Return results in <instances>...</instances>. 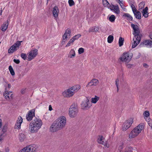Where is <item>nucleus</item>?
Returning a JSON list of instances; mask_svg holds the SVG:
<instances>
[{"instance_id": "f257e3e1", "label": "nucleus", "mask_w": 152, "mask_h": 152, "mask_svg": "<svg viewBox=\"0 0 152 152\" xmlns=\"http://www.w3.org/2000/svg\"><path fill=\"white\" fill-rule=\"evenodd\" d=\"M66 123V119L64 116H61L56 119L50 127V130L52 132H55L65 126Z\"/></svg>"}, {"instance_id": "f03ea898", "label": "nucleus", "mask_w": 152, "mask_h": 152, "mask_svg": "<svg viewBox=\"0 0 152 152\" xmlns=\"http://www.w3.org/2000/svg\"><path fill=\"white\" fill-rule=\"evenodd\" d=\"M42 124V120L36 118L30 123L28 128L30 132L32 133H36L40 129Z\"/></svg>"}, {"instance_id": "7ed1b4c3", "label": "nucleus", "mask_w": 152, "mask_h": 152, "mask_svg": "<svg viewBox=\"0 0 152 152\" xmlns=\"http://www.w3.org/2000/svg\"><path fill=\"white\" fill-rule=\"evenodd\" d=\"M80 86L79 85H76L65 90L62 93L64 97H70L73 96L75 93L77 92L80 88Z\"/></svg>"}, {"instance_id": "20e7f679", "label": "nucleus", "mask_w": 152, "mask_h": 152, "mask_svg": "<svg viewBox=\"0 0 152 152\" xmlns=\"http://www.w3.org/2000/svg\"><path fill=\"white\" fill-rule=\"evenodd\" d=\"M144 124L141 123L134 128L129 134V138H133L137 136L144 130Z\"/></svg>"}, {"instance_id": "39448f33", "label": "nucleus", "mask_w": 152, "mask_h": 152, "mask_svg": "<svg viewBox=\"0 0 152 152\" xmlns=\"http://www.w3.org/2000/svg\"><path fill=\"white\" fill-rule=\"evenodd\" d=\"M132 54L127 52H125L120 56L119 59L120 61L124 62L125 64L129 62L132 57Z\"/></svg>"}, {"instance_id": "423d86ee", "label": "nucleus", "mask_w": 152, "mask_h": 152, "mask_svg": "<svg viewBox=\"0 0 152 152\" xmlns=\"http://www.w3.org/2000/svg\"><path fill=\"white\" fill-rule=\"evenodd\" d=\"M78 112L77 107L75 104L71 105L69 109V115L71 118L76 117Z\"/></svg>"}, {"instance_id": "0eeeda50", "label": "nucleus", "mask_w": 152, "mask_h": 152, "mask_svg": "<svg viewBox=\"0 0 152 152\" xmlns=\"http://www.w3.org/2000/svg\"><path fill=\"white\" fill-rule=\"evenodd\" d=\"M131 26L134 30L133 33V34L134 36V38H138V39H141V37L139 35L140 31L138 26H137L135 25L132 23L131 24Z\"/></svg>"}, {"instance_id": "6e6552de", "label": "nucleus", "mask_w": 152, "mask_h": 152, "mask_svg": "<svg viewBox=\"0 0 152 152\" xmlns=\"http://www.w3.org/2000/svg\"><path fill=\"white\" fill-rule=\"evenodd\" d=\"M22 42V41H17L16 43L13 45L8 50V53H12L17 50L19 47L21 45V43Z\"/></svg>"}, {"instance_id": "1a4fd4ad", "label": "nucleus", "mask_w": 152, "mask_h": 152, "mask_svg": "<svg viewBox=\"0 0 152 152\" xmlns=\"http://www.w3.org/2000/svg\"><path fill=\"white\" fill-rule=\"evenodd\" d=\"M38 54V50L36 49H34L31 50L27 54L28 60L31 61L35 58Z\"/></svg>"}, {"instance_id": "9d476101", "label": "nucleus", "mask_w": 152, "mask_h": 152, "mask_svg": "<svg viewBox=\"0 0 152 152\" xmlns=\"http://www.w3.org/2000/svg\"><path fill=\"white\" fill-rule=\"evenodd\" d=\"M91 105V104L89 102V100L87 98H86L84 99L81 104V108L84 110L88 109Z\"/></svg>"}, {"instance_id": "9b49d317", "label": "nucleus", "mask_w": 152, "mask_h": 152, "mask_svg": "<svg viewBox=\"0 0 152 152\" xmlns=\"http://www.w3.org/2000/svg\"><path fill=\"white\" fill-rule=\"evenodd\" d=\"M133 122V120L132 118H130L126 120L123 124L122 126V130L123 131H126L131 126Z\"/></svg>"}, {"instance_id": "f8f14e48", "label": "nucleus", "mask_w": 152, "mask_h": 152, "mask_svg": "<svg viewBox=\"0 0 152 152\" xmlns=\"http://www.w3.org/2000/svg\"><path fill=\"white\" fill-rule=\"evenodd\" d=\"M71 31L70 29L67 28L65 31L63 36V41L65 42L67 39H69L71 36Z\"/></svg>"}, {"instance_id": "ddd939ff", "label": "nucleus", "mask_w": 152, "mask_h": 152, "mask_svg": "<svg viewBox=\"0 0 152 152\" xmlns=\"http://www.w3.org/2000/svg\"><path fill=\"white\" fill-rule=\"evenodd\" d=\"M4 96L6 99L8 100L12 99L13 94L12 92L7 91V88L6 87V91L4 93Z\"/></svg>"}, {"instance_id": "4468645a", "label": "nucleus", "mask_w": 152, "mask_h": 152, "mask_svg": "<svg viewBox=\"0 0 152 152\" xmlns=\"http://www.w3.org/2000/svg\"><path fill=\"white\" fill-rule=\"evenodd\" d=\"M35 110L34 109L31 110L29 111L26 115V118L28 121H30L31 120L33 117L35 116Z\"/></svg>"}, {"instance_id": "2eb2a0df", "label": "nucleus", "mask_w": 152, "mask_h": 152, "mask_svg": "<svg viewBox=\"0 0 152 152\" xmlns=\"http://www.w3.org/2000/svg\"><path fill=\"white\" fill-rule=\"evenodd\" d=\"M104 138L102 136H99L97 140L98 142L100 144L104 145V146L108 148L109 147L110 145L106 142H104Z\"/></svg>"}, {"instance_id": "dca6fc26", "label": "nucleus", "mask_w": 152, "mask_h": 152, "mask_svg": "<svg viewBox=\"0 0 152 152\" xmlns=\"http://www.w3.org/2000/svg\"><path fill=\"white\" fill-rule=\"evenodd\" d=\"M99 81L96 79H94L91 80L86 86L87 87L92 86H96L99 83Z\"/></svg>"}, {"instance_id": "f3484780", "label": "nucleus", "mask_w": 152, "mask_h": 152, "mask_svg": "<svg viewBox=\"0 0 152 152\" xmlns=\"http://www.w3.org/2000/svg\"><path fill=\"white\" fill-rule=\"evenodd\" d=\"M28 147L30 152H35L38 148V145L34 144L29 145Z\"/></svg>"}, {"instance_id": "a211bd4d", "label": "nucleus", "mask_w": 152, "mask_h": 152, "mask_svg": "<svg viewBox=\"0 0 152 152\" xmlns=\"http://www.w3.org/2000/svg\"><path fill=\"white\" fill-rule=\"evenodd\" d=\"M23 121V119L21 116H19L15 125V129H20V128L21 124Z\"/></svg>"}, {"instance_id": "6ab92c4d", "label": "nucleus", "mask_w": 152, "mask_h": 152, "mask_svg": "<svg viewBox=\"0 0 152 152\" xmlns=\"http://www.w3.org/2000/svg\"><path fill=\"white\" fill-rule=\"evenodd\" d=\"M141 45H142L143 46L151 48L152 47V41L151 40H145L141 44Z\"/></svg>"}, {"instance_id": "aec40b11", "label": "nucleus", "mask_w": 152, "mask_h": 152, "mask_svg": "<svg viewBox=\"0 0 152 152\" xmlns=\"http://www.w3.org/2000/svg\"><path fill=\"white\" fill-rule=\"evenodd\" d=\"M109 9L113 11L114 12L117 14H118L120 13V10L119 7L118 6H115L113 5H111Z\"/></svg>"}, {"instance_id": "412c9836", "label": "nucleus", "mask_w": 152, "mask_h": 152, "mask_svg": "<svg viewBox=\"0 0 152 152\" xmlns=\"http://www.w3.org/2000/svg\"><path fill=\"white\" fill-rule=\"evenodd\" d=\"M53 16L55 18L56 20L58 17V14L59 12V10L58 7H54L53 9L52 10Z\"/></svg>"}, {"instance_id": "4be33fe9", "label": "nucleus", "mask_w": 152, "mask_h": 152, "mask_svg": "<svg viewBox=\"0 0 152 152\" xmlns=\"http://www.w3.org/2000/svg\"><path fill=\"white\" fill-rule=\"evenodd\" d=\"M133 40H134V43L132 44V48H135L139 43L141 40V39L138 40V38H133Z\"/></svg>"}, {"instance_id": "5701e85b", "label": "nucleus", "mask_w": 152, "mask_h": 152, "mask_svg": "<svg viewBox=\"0 0 152 152\" xmlns=\"http://www.w3.org/2000/svg\"><path fill=\"white\" fill-rule=\"evenodd\" d=\"M8 25V21L7 20L4 22L1 25V29L3 31H5L7 29Z\"/></svg>"}, {"instance_id": "b1692460", "label": "nucleus", "mask_w": 152, "mask_h": 152, "mask_svg": "<svg viewBox=\"0 0 152 152\" xmlns=\"http://www.w3.org/2000/svg\"><path fill=\"white\" fill-rule=\"evenodd\" d=\"M75 52L74 50L73 49H72L68 54V57L70 58H73L75 57Z\"/></svg>"}, {"instance_id": "393cba45", "label": "nucleus", "mask_w": 152, "mask_h": 152, "mask_svg": "<svg viewBox=\"0 0 152 152\" xmlns=\"http://www.w3.org/2000/svg\"><path fill=\"white\" fill-rule=\"evenodd\" d=\"M144 118L146 121H148L150 119V113L148 111H145L143 113Z\"/></svg>"}, {"instance_id": "a878e982", "label": "nucleus", "mask_w": 152, "mask_h": 152, "mask_svg": "<svg viewBox=\"0 0 152 152\" xmlns=\"http://www.w3.org/2000/svg\"><path fill=\"white\" fill-rule=\"evenodd\" d=\"M99 30V28L98 26H94L90 27L89 30L88 32H97Z\"/></svg>"}, {"instance_id": "bb28decb", "label": "nucleus", "mask_w": 152, "mask_h": 152, "mask_svg": "<svg viewBox=\"0 0 152 152\" xmlns=\"http://www.w3.org/2000/svg\"><path fill=\"white\" fill-rule=\"evenodd\" d=\"M148 8L146 7L145 8L142 10V15L145 18H147L148 16Z\"/></svg>"}, {"instance_id": "cd10ccee", "label": "nucleus", "mask_w": 152, "mask_h": 152, "mask_svg": "<svg viewBox=\"0 0 152 152\" xmlns=\"http://www.w3.org/2000/svg\"><path fill=\"white\" fill-rule=\"evenodd\" d=\"M25 138V136L24 134L22 133L19 134L18 136V139L20 142H23Z\"/></svg>"}, {"instance_id": "c85d7f7f", "label": "nucleus", "mask_w": 152, "mask_h": 152, "mask_svg": "<svg viewBox=\"0 0 152 152\" xmlns=\"http://www.w3.org/2000/svg\"><path fill=\"white\" fill-rule=\"evenodd\" d=\"M123 16L126 17V18L129 21H132L133 19L132 17L129 14L125 13L123 15Z\"/></svg>"}, {"instance_id": "c756f323", "label": "nucleus", "mask_w": 152, "mask_h": 152, "mask_svg": "<svg viewBox=\"0 0 152 152\" xmlns=\"http://www.w3.org/2000/svg\"><path fill=\"white\" fill-rule=\"evenodd\" d=\"M133 13L136 18L138 19H140L141 18V13L139 11L136 10Z\"/></svg>"}, {"instance_id": "7c9ffc66", "label": "nucleus", "mask_w": 152, "mask_h": 152, "mask_svg": "<svg viewBox=\"0 0 152 152\" xmlns=\"http://www.w3.org/2000/svg\"><path fill=\"white\" fill-rule=\"evenodd\" d=\"M99 97L96 96H95L94 98L91 99V102L92 103L95 104L99 100Z\"/></svg>"}, {"instance_id": "2f4dec72", "label": "nucleus", "mask_w": 152, "mask_h": 152, "mask_svg": "<svg viewBox=\"0 0 152 152\" xmlns=\"http://www.w3.org/2000/svg\"><path fill=\"white\" fill-rule=\"evenodd\" d=\"M117 1L119 3L120 6L123 10L124 11H126V9L125 8L124 4L122 2L123 1V0H117Z\"/></svg>"}, {"instance_id": "473e14b6", "label": "nucleus", "mask_w": 152, "mask_h": 152, "mask_svg": "<svg viewBox=\"0 0 152 152\" xmlns=\"http://www.w3.org/2000/svg\"><path fill=\"white\" fill-rule=\"evenodd\" d=\"M102 1L104 6L109 8L110 6L111 5L109 4L108 1L107 0H102Z\"/></svg>"}, {"instance_id": "72a5a7b5", "label": "nucleus", "mask_w": 152, "mask_h": 152, "mask_svg": "<svg viewBox=\"0 0 152 152\" xmlns=\"http://www.w3.org/2000/svg\"><path fill=\"white\" fill-rule=\"evenodd\" d=\"M114 37L112 35H109L107 38V42L109 43H111L113 41Z\"/></svg>"}, {"instance_id": "f704fd0d", "label": "nucleus", "mask_w": 152, "mask_h": 152, "mask_svg": "<svg viewBox=\"0 0 152 152\" xmlns=\"http://www.w3.org/2000/svg\"><path fill=\"white\" fill-rule=\"evenodd\" d=\"M9 69L11 75L12 76L14 75H15V73L12 67L11 66H9Z\"/></svg>"}, {"instance_id": "c9c22d12", "label": "nucleus", "mask_w": 152, "mask_h": 152, "mask_svg": "<svg viewBox=\"0 0 152 152\" xmlns=\"http://www.w3.org/2000/svg\"><path fill=\"white\" fill-rule=\"evenodd\" d=\"M124 41V38L121 37H120L119 40V46H122L123 44Z\"/></svg>"}, {"instance_id": "e433bc0d", "label": "nucleus", "mask_w": 152, "mask_h": 152, "mask_svg": "<svg viewBox=\"0 0 152 152\" xmlns=\"http://www.w3.org/2000/svg\"><path fill=\"white\" fill-rule=\"evenodd\" d=\"M28 146L23 148L20 152H30L28 149Z\"/></svg>"}, {"instance_id": "4c0bfd02", "label": "nucleus", "mask_w": 152, "mask_h": 152, "mask_svg": "<svg viewBox=\"0 0 152 152\" xmlns=\"http://www.w3.org/2000/svg\"><path fill=\"white\" fill-rule=\"evenodd\" d=\"M73 40V39H71L68 42L66 46V47H68L71 46V45H72L73 42H74Z\"/></svg>"}, {"instance_id": "58836bf2", "label": "nucleus", "mask_w": 152, "mask_h": 152, "mask_svg": "<svg viewBox=\"0 0 152 152\" xmlns=\"http://www.w3.org/2000/svg\"><path fill=\"white\" fill-rule=\"evenodd\" d=\"M115 16L113 15H112L109 18V20L110 21L113 22L115 21Z\"/></svg>"}, {"instance_id": "ea45409f", "label": "nucleus", "mask_w": 152, "mask_h": 152, "mask_svg": "<svg viewBox=\"0 0 152 152\" xmlns=\"http://www.w3.org/2000/svg\"><path fill=\"white\" fill-rule=\"evenodd\" d=\"M145 6V3L143 2H141L139 5V10L142 9Z\"/></svg>"}, {"instance_id": "a19ab883", "label": "nucleus", "mask_w": 152, "mask_h": 152, "mask_svg": "<svg viewBox=\"0 0 152 152\" xmlns=\"http://www.w3.org/2000/svg\"><path fill=\"white\" fill-rule=\"evenodd\" d=\"M81 36V35L80 34H78L73 37L72 39H74L73 41H74L75 40L78 39Z\"/></svg>"}, {"instance_id": "79ce46f5", "label": "nucleus", "mask_w": 152, "mask_h": 152, "mask_svg": "<svg viewBox=\"0 0 152 152\" xmlns=\"http://www.w3.org/2000/svg\"><path fill=\"white\" fill-rule=\"evenodd\" d=\"M84 52V49L82 48H80L78 50L79 54H80Z\"/></svg>"}, {"instance_id": "37998d69", "label": "nucleus", "mask_w": 152, "mask_h": 152, "mask_svg": "<svg viewBox=\"0 0 152 152\" xmlns=\"http://www.w3.org/2000/svg\"><path fill=\"white\" fill-rule=\"evenodd\" d=\"M5 136V135L3 134H1L0 135V144L2 142Z\"/></svg>"}, {"instance_id": "c03bdc74", "label": "nucleus", "mask_w": 152, "mask_h": 152, "mask_svg": "<svg viewBox=\"0 0 152 152\" xmlns=\"http://www.w3.org/2000/svg\"><path fill=\"white\" fill-rule=\"evenodd\" d=\"M68 3L70 6H72L75 4V3L73 0H69Z\"/></svg>"}, {"instance_id": "a18cd8bd", "label": "nucleus", "mask_w": 152, "mask_h": 152, "mask_svg": "<svg viewBox=\"0 0 152 152\" xmlns=\"http://www.w3.org/2000/svg\"><path fill=\"white\" fill-rule=\"evenodd\" d=\"M119 83V79L117 78L115 80V85L117 86L118 90V85Z\"/></svg>"}, {"instance_id": "49530a36", "label": "nucleus", "mask_w": 152, "mask_h": 152, "mask_svg": "<svg viewBox=\"0 0 152 152\" xmlns=\"http://www.w3.org/2000/svg\"><path fill=\"white\" fill-rule=\"evenodd\" d=\"M21 57L23 59L25 60L26 59V54L22 53L21 54Z\"/></svg>"}, {"instance_id": "de8ad7c7", "label": "nucleus", "mask_w": 152, "mask_h": 152, "mask_svg": "<svg viewBox=\"0 0 152 152\" xmlns=\"http://www.w3.org/2000/svg\"><path fill=\"white\" fill-rule=\"evenodd\" d=\"M146 121L148 122L149 126L152 128V120L150 119L148 121Z\"/></svg>"}, {"instance_id": "09e8293b", "label": "nucleus", "mask_w": 152, "mask_h": 152, "mask_svg": "<svg viewBox=\"0 0 152 152\" xmlns=\"http://www.w3.org/2000/svg\"><path fill=\"white\" fill-rule=\"evenodd\" d=\"M131 7L132 10V11L133 12H134V11L137 10L134 6L133 4H131Z\"/></svg>"}, {"instance_id": "8fccbe9b", "label": "nucleus", "mask_w": 152, "mask_h": 152, "mask_svg": "<svg viewBox=\"0 0 152 152\" xmlns=\"http://www.w3.org/2000/svg\"><path fill=\"white\" fill-rule=\"evenodd\" d=\"M5 91H6V87L7 88V90L11 87V85L10 84H7L5 86Z\"/></svg>"}, {"instance_id": "3c124183", "label": "nucleus", "mask_w": 152, "mask_h": 152, "mask_svg": "<svg viewBox=\"0 0 152 152\" xmlns=\"http://www.w3.org/2000/svg\"><path fill=\"white\" fill-rule=\"evenodd\" d=\"M7 128L6 126H4L3 127L2 129V132H3V133L2 134H4V133L5 132L7 131Z\"/></svg>"}, {"instance_id": "603ef678", "label": "nucleus", "mask_w": 152, "mask_h": 152, "mask_svg": "<svg viewBox=\"0 0 152 152\" xmlns=\"http://www.w3.org/2000/svg\"><path fill=\"white\" fill-rule=\"evenodd\" d=\"M126 64L127 67L128 68H131L133 66V65L131 64H128V63L125 64Z\"/></svg>"}, {"instance_id": "864d4df0", "label": "nucleus", "mask_w": 152, "mask_h": 152, "mask_svg": "<svg viewBox=\"0 0 152 152\" xmlns=\"http://www.w3.org/2000/svg\"><path fill=\"white\" fill-rule=\"evenodd\" d=\"M123 148V144H121V145H119L118 147V149L120 150V152H121V149Z\"/></svg>"}, {"instance_id": "5fc2aeb1", "label": "nucleus", "mask_w": 152, "mask_h": 152, "mask_svg": "<svg viewBox=\"0 0 152 152\" xmlns=\"http://www.w3.org/2000/svg\"><path fill=\"white\" fill-rule=\"evenodd\" d=\"M13 61H14V62H15V63H16L17 64H19L20 62L19 60L18 59H14Z\"/></svg>"}, {"instance_id": "6e6d98bb", "label": "nucleus", "mask_w": 152, "mask_h": 152, "mask_svg": "<svg viewBox=\"0 0 152 152\" xmlns=\"http://www.w3.org/2000/svg\"><path fill=\"white\" fill-rule=\"evenodd\" d=\"M53 109L51 105H50L49 106V110L50 111H51Z\"/></svg>"}, {"instance_id": "4d7b16f0", "label": "nucleus", "mask_w": 152, "mask_h": 152, "mask_svg": "<svg viewBox=\"0 0 152 152\" xmlns=\"http://www.w3.org/2000/svg\"><path fill=\"white\" fill-rule=\"evenodd\" d=\"M9 151V149L8 148H6L5 150V152H8Z\"/></svg>"}, {"instance_id": "13d9d810", "label": "nucleus", "mask_w": 152, "mask_h": 152, "mask_svg": "<svg viewBox=\"0 0 152 152\" xmlns=\"http://www.w3.org/2000/svg\"><path fill=\"white\" fill-rule=\"evenodd\" d=\"M143 66L145 68H147L148 67V65L145 63H144L143 64Z\"/></svg>"}, {"instance_id": "bf43d9fd", "label": "nucleus", "mask_w": 152, "mask_h": 152, "mask_svg": "<svg viewBox=\"0 0 152 152\" xmlns=\"http://www.w3.org/2000/svg\"><path fill=\"white\" fill-rule=\"evenodd\" d=\"M150 36L151 39H152V32L150 33Z\"/></svg>"}, {"instance_id": "052dcab7", "label": "nucleus", "mask_w": 152, "mask_h": 152, "mask_svg": "<svg viewBox=\"0 0 152 152\" xmlns=\"http://www.w3.org/2000/svg\"><path fill=\"white\" fill-rule=\"evenodd\" d=\"M2 126V124H1V121L0 122V129L1 128V127Z\"/></svg>"}, {"instance_id": "680f3d73", "label": "nucleus", "mask_w": 152, "mask_h": 152, "mask_svg": "<svg viewBox=\"0 0 152 152\" xmlns=\"http://www.w3.org/2000/svg\"><path fill=\"white\" fill-rule=\"evenodd\" d=\"M1 13H0V15H1L2 12L1 10Z\"/></svg>"}, {"instance_id": "e2e57ef3", "label": "nucleus", "mask_w": 152, "mask_h": 152, "mask_svg": "<svg viewBox=\"0 0 152 152\" xmlns=\"http://www.w3.org/2000/svg\"><path fill=\"white\" fill-rule=\"evenodd\" d=\"M129 151H131V148H129Z\"/></svg>"}, {"instance_id": "0e129e2a", "label": "nucleus", "mask_w": 152, "mask_h": 152, "mask_svg": "<svg viewBox=\"0 0 152 152\" xmlns=\"http://www.w3.org/2000/svg\"><path fill=\"white\" fill-rule=\"evenodd\" d=\"M126 152H128V151H126Z\"/></svg>"}]
</instances>
